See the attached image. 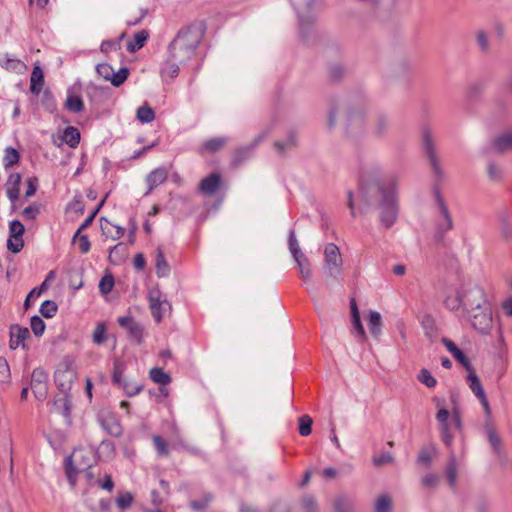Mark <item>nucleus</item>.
I'll return each mask as SVG.
<instances>
[{
  "label": "nucleus",
  "instance_id": "obj_61",
  "mask_svg": "<svg viewBox=\"0 0 512 512\" xmlns=\"http://www.w3.org/2000/svg\"><path fill=\"white\" fill-rule=\"evenodd\" d=\"M454 357L457 359V361H459L465 367V369L467 371H470L473 369L471 363L469 362V360L467 359V357L461 350Z\"/></svg>",
  "mask_w": 512,
  "mask_h": 512
},
{
  "label": "nucleus",
  "instance_id": "obj_45",
  "mask_svg": "<svg viewBox=\"0 0 512 512\" xmlns=\"http://www.w3.org/2000/svg\"><path fill=\"white\" fill-rule=\"evenodd\" d=\"M288 244L293 258L300 257L303 254L293 231L289 234Z\"/></svg>",
  "mask_w": 512,
  "mask_h": 512
},
{
  "label": "nucleus",
  "instance_id": "obj_49",
  "mask_svg": "<svg viewBox=\"0 0 512 512\" xmlns=\"http://www.w3.org/2000/svg\"><path fill=\"white\" fill-rule=\"evenodd\" d=\"M112 380L113 383L117 386L121 385V383L125 380L124 368L120 363H115Z\"/></svg>",
  "mask_w": 512,
  "mask_h": 512
},
{
  "label": "nucleus",
  "instance_id": "obj_52",
  "mask_svg": "<svg viewBox=\"0 0 512 512\" xmlns=\"http://www.w3.org/2000/svg\"><path fill=\"white\" fill-rule=\"evenodd\" d=\"M488 175H489V178L493 181H499L501 178H502V170L500 167H498L496 164L494 163H490L488 165Z\"/></svg>",
  "mask_w": 512,
  "mask_h": 512
},
{
  "label": "nucleus",
  "instance_id": "obj_37",
  "mask_svg": "<svg viewBox=\"0 0 512 512\" xmlns=\"http://www.w3.org/2000/svg\"><path fill=\"white\" fill-rule=\"evenodd\" d=\"M298 423H299V433H300V435L308 436V435L311 434L313 420H312V418L310 416L302 415L298 419Z\"/></svg>",
  "mask_w": 512,
  "mask_h": 512
},
{
  "label": "nucleus",
  "instance_id": "obj_26",
  "mask_svg": "<svg viewBox=\"0 0 512 512\" xmlns=\"http://www.w3.org/2000/svg\"><path fill=\"white\" fill-rule=\"evenodd\" d=\"M150 379L159 385L166 386L171 382V377L162 368L154 367L149 371Z\"/></svg>",
  "mask_w": 512,
  "mask_h": 512
},
{
  "label": "nucleus",
  "instance_id": "obj_35",
  "mask_svg": "<svg viewBox=\"0 0 512 512\" xmlns=\"http://www.w3.org/2000/svg\"><path fill=\"white\" fill-rule=\"evenodd\" d=\"M73 242L78 245L81 253L86 254L89 252L91 244L87 235L81 234L79 233V231H76L73 236Z\"/></svg>",
  "mask_w": 512,
  "mask_h": 512
},
{
  "label": "nucleus",
  "instance_id": "obj_39",
  "mask_svg": "<svg viewBox=\"0 0 512 512\" xmlns=\"http://www.w3.org/2000/svg\"><path fill=\"white\" fill-rule=\"evenodd\" d=\"M225 142V138H212L203 144L202 149L213 153L222 148Z\"/></svg>",
  "mask_w": 512,
  "mask_h": 512
},
{
  "label": "nucleus",
  "instance_id": "obj_42",
  "mask_svg": "<svg viewBox=\"0 0 512 512\" xmlns=\"http://www.w3.org/2000/svg\"><path fill=\"white\" fill-rule=\"evenodd\" d=\"M30 327L35 336H41L45 330V323L41 317L35 315L30 319Z\"/></svg>",
  "mask_w": 512,
  "mask_h": 512
},
{
  "label": "nucleus",
  "instance_id": "obj_56",
  "mask_svg": "<svg viewBox=\"0 0 512 512\" xmlns=\"http://www.w3.org/2000/svg\"><path fill=\"white\" fill-rule=\"evenodd\" d=\"M394 460L391 453H385L383 455L374 457L373 462L376 466L380 467L388 463H392Z\"/></svg>",
  "mask_w": 512,
  "mask_h": 512
},
{
  "label": "nucleus",
  "instance_id": "obj_1",
  "mask_svg": "<svg viewBox=\"0 0 512 512\" xmlns=\"http://www.w3.org/2000/svg\"><path fill=\"white\" fill-rule=\"evenodd\" d=\"M361 189L365 202L378 210L381 223L386 227H391L397 219V203L392 187L384 188L379 179H373L367 176Z\"/></svg>",
  "mask_w": 512,
  "mask_h": 512
},
{
  "label": "nucleus",
  "instance_id": "obj_32",
  "mask_svg": "<svg viewBox=\"0 0 512 512\" xmlns=\"http://www.w3.org/2000/svg\"><path fill=\"white\" fill-rule=\"evenodd\" d=\"M136 116L141 123H151L155 119L153 109L147 104H144L137 109Z\"/></svg>",
  "mask_w": 512,
  "mask_h": 512
},
{
  "label": "nucleus",
  "instance_id": "obj_28",
  "mask_svg": "<svg viewBox=\"0 0 512 512\" xmlns=\"http://www.w3.org/2000/svg\"><path fill=\"white\" fill-rule=\"evenodd\" d=\"M179 62L174 60L171 56L166 60L161 68V75L164 77L174 78L179 72Z\"/></svg>",
  "mask_w": 512,
  "mask_h": 512
},
{
  "label": "nucleus",
  "instance_id": "obj_2",
  "mask_svg": "<svg viewBox=\"0 0 512 512\" xmlns=\"http://www.w3.org/2000/svg\"><path fill=\"white\" fill-rule=\"evenodd\" d=\"M445 304L452 311L463 307L472 312L489 306V300L480 284L470 278H462L452 287L451 294L446 295Z\"/></svg>",
  "mask_w": 512,
  "mask_h": 512
},
{
  "label": "nucleus",
  "instance_id": "obj_19",
  "mask_svg": "<svg viewBox=\"0 0 512 512\" xmlns=\"http://www.w3.org/2000/svg\"><path fill=\"white\" fill-rule=\"evenodd\" d=\"M63 366L64 368L59 367L55 372V379L63 389H66L69 388L74 377V370L71 367V363L68 361L63 363Z\"/></svg>",
  "mask_w": 512,
  "mask_h": 512
},
{
  "label": "nucleus",
  "instance_id": "obj_33",
  "mask_svg": "<svg viewBox=\"0 0 512 512\" xmlns=\"http://www.w3.org/2000/svg\"><path fill=\"white\" fill-rule=\"evenodd\" d=\"M417 380L428 388H435L437 385L436 378L427 368H422L417 375Z\"/></svg>",
  "mask_w": 512,
  "mask_h": 512
},
{
  "label": "nucleus",
  "instance_id": "obj_12",
  "mask_svg": "<svg viewBox=\"0 0 512 512\" xmlns=\"http://www.w3.org/2000/svg\"><path fill=\"white\" fill-rule=\"evenodd\" d=\"M435 200L437 208L442 216V221L438 223V231L445 233L453 228V220L448 207L439 191L435 193Z\"/></svg>",
  "mask_w": 512,
  "mask_h": 512
},
{
  "label": "nucleus",
  "instance_id": "obj_38",
  "mask_svg": "<svg viewBox=\"0 0 512 512\" xmlns=\"http://www.w3.org/2000/svg\"><path fill=\"white\" fill-rule=\"evenodd\" d=\"M119 387L122 388L128 396H135L138 393H140L143 389L142 385L132 382V381H129L127 379H125L121 383V385H119Z\"/></svg>",
  "mask_w": 512,
  "mask_h": 512
},
{
  "label": "nucleus",
  "instance_id": "obj_53",
  "mask_svg": "<svg viewBox=\"0 0 512 512\" xmlns=\"http://www.w3.org/2000/svg\"><path fill=\"white\" fill-rule=\"evenodd\" d=\"M132 502L133 496L130 493H123L116 500L118 507L122 509L128 508L132 504Z\"/></svg>",
  "mask_w": 512,
  "mask_h": 512
},
{
  "label": "nucleus",
  "instance_id": "obj_64",
  "mask_svg": "<svg viewBox=\"0 0 512 512\" xmlns=\"http://www.w3.org/2000/svg\"><path fill=\"white\" fill-rule=\"evenodd\" d=\"M443 344L445 345V347L447 348V350L453 355L455 356L459 351L460 349L455 345L454 342H452L451 340L447 339V338H444L442 340Z\"/></svg>",
  "mask_w": 512,
  "mask_h": 512
},
{
  "label": "nucleus",
  "instance_id": "obj_55",
  "mask_svg": "<svg viewBox=\"0 0 512 512\" xmlns=\"http://www.w3.org/2000/svg\"><path fill=\"white\" fill-rule=\"evenodd\" d=\"M146 15V12L144 10L139 11V15H133L132 11L128 12L127 14V24L130 26L137 25Z\"/></svg>",
  "mask_w": 512,
  "mask_h": 512
},
{
  "label": "nucleus",
  "instance_id": "obj_36",
  "mask_svg": "<svg viewBox=\"0 0 512 512\" xmlns=\"http://www.w3.org/2000/svg\"><path fill=\"white\" fill-rule=\"evenodd\" d=\"M457 469H458L457 461H456L455 457L452 456L449 461V465H448V468L446 471L447 479H448L449 485L451 486L452 489H454L456 487Z\"/></svg>",
  "mask_w": 512,
  "mask_h": 512
},
{
  "label": "nucleus",
  "instance_id": "obj_6",
  "mask_svg": "<svg viewBox=\"0 0 512 512\" xmlns=\"http://www.w3.org/2000/svg\"><path fill=\"white\" fill-rule=\"evenodd\" d=\"M476 310L478 312L471 314L470 316L472 327L479 333H489L493 326V317L490 305Z\"/></svg>",
  "mask_w": 512,
  "mask_h": 512
},
{
  "label": "nucleus",
  "instance_id": "obj_34",
  "mask_svg": "<svg viewBox=\"0 0 512 512\" xmlns=\"http://www.w3.org/2000/svg\"><path fill=\"white\" fill-rule=\"evenodd\" d=\"M487 437L496 453L501 452V439L492 425L486 427Z\"/></svg>",
  "mask_w": 512,
  "mask_h": 512
},
{
  "label": "nucleus",
  "instance_id": "obj_50",
  "mask_svg": "<svg viewBox=\"0 0 512 512\" xmlns=\"http://www.w3.org/2000/svg\"><path fill=\"white\" fill-rule=\"evenodd\" d=\"M24 230H25L24 225L20 221L13 220L12 222H10L9 235L22 237Z\"/></svg>",
  "mask_w": 512,
  "mask_h": 512
},
{
  "label": "nucleus",
  "instance_id": "obj_18",
  "mask_svg": "<svg viewBox=\"0 0 512 512\" xmlns=\"http://www.w3.org/2000/svg\"><path fill=\"white\" fill-rule=\"evenodd\" d=\"M100 228L107 238L112 240H118L124 236L125 229L121 226H118L107 219H100Z\"/></svg>",
  "mask_w": 512,
  "mask_h": 512
},
{
  "label": "nucleus",
  "instance_id": "obj_27",
  "mask_svg": "<svg viewBox=\"0 0 512 512\" xmlns=\"http://www.w3.org/2000/svg\"><path fill=\"white\" fill-rule=\"evenodd\" d=\"M64 106L73 113H79L84 109V103L80 96L76 94H68Z\"/></svg>",
  "mask_w": 512,
  "mask_h": 512
},
{
  "label": "nucleus",
  "instance_id": "obj_47",
  "mask_svg": "<svg viewBox=\"0 0 512 512\" xmlns=\"http://www.w3.org/2000/svg\"><path fill=\"white\" fill-rule=\"evenodd\" d=\"M152 441L160 456H167L169 454L167 443L159 435H154Z\"/></svg>",
  "mask_w": 512,
  "mask_h": 512
},
{
  "label": "nucleus",
  "instance_id": "obj_59",
  "mask_svg": "<svg viewBox=\"0 0 512 512\" xmlns=\"http://www.w3.org/2000/svg\"><path fill=\"white\" fill-rule=\"evenodd\" d=\"M37 190V178H29L27 180V189L25 192L26 197H32Z\"/></svg>",
  "mask_w": 512,
  "mask_h": 512
},
{
  "label": "nucleus",
  "instance_id": "obj_23",
  "mask_svg": "<svg viewBox=\"0 0 512 512\" xmlns=\"http://www.w3.org/2000/svg\"><path fill=\"white\" fill-rule=\"evenodd\" d=\"M80 132L76 127L69 126L61 135L62 142H65L69 147L75 148L80 143Z\"/></svg>",
  "mask_w": 512,
  "mask_h": 512
},
{
  "label": "nucleus",
  "instance_id": "obj_14",
  "mask_svg": "<svg viewBox=\"0 0 512 512\" xmlns=\"http://www.w3.org/2000/svg\"><path fill=\"white\" fill-rule=\"evenodd\" d=\"M222 185V178L218 173H212L203 178L199 183V190L202 194L212 196Z\"/></svg>",
  "mask_w": 512,
  "mask_h": 512
},
{
  "label": "nucleus",
  "instance_id": "obj_21",
  "mask_svg": "<svg viewBox=\"0 0 512 512\" xmlns=\"http://www.w3.org/2000/svg\"><path fill=\"white\" fill-rule=\"evenodd\" d=\"M44 85L43 70L39 65H35L30 76V90L32 93L39 94Z\"/></svg>",
  "mask_w": 512,
  "mask_h": 512
},
{
  "label": "nucleus",
  "instance_id": "obj_58",
  "mask_svg": "<svg viewBox=\"0 0 512 512\" xmlns=\"http://www.w3.org/2000/svg\"><path fill=\"white\" fill-rule=\"evenodd\" d=\"M439 477L436 474H428L422 478L424 486L433 488L438 484Z\"/></svg>",
  "mask_w": 512,
  "mask_h": 512
},
{
  "label": "nucleus",
  "instance_id": "obj_5",
  "mask_svg": "<svg viewBox=\"0 0 512 512\" xmlns=\"http://www.w3.org/2000/svg\"><path fill=\"white\" fill-rule=\"evenodd\" d=\"M96 71L99 76L103 79L110 81L113 86L122 85L129 74V70L126 67H122L117 71H114L113 67L108 63H100L96 66Z\"/></svg>",
  "mask_w": 512,
  "mask_h": 512
},
{
  "label": "nucleus",
  "instance_id": "obj_22",
  "mask_svg": "<svg viewBox=\"0 0 512 512\" xmlns=\"http://www.w3.org/2000/svg\"><path fill=\"white\" fill-rule=\"evenodd\" d=\"M149 33L146 30H140L133 35V39L127 43V50L135 53L140 50L146 43Z\"/></svg>",
  "mask_w": 512,
  "mask_h": 512
},
{
  "label": "nucleus",
  "instance_id": "obj_16",
  "mask_svg": "<svg viewBox=\"0 0 512 512\" xmlns=\"http://www.w3.org/2000/svg\"><path fill=\"white\" fill-rule=\"evenodd\" d=\"M22 183V177L19 173L9 174L6 183V194L11 202H15L20 195V186Z\"/></svg>",
  "mask_w": 512,
  "mask_h": 512
},
{
  "label": "nucleus",
  "instance_id": "obj_10",
  "mask_svg": "<svg viewBox=\"0 0 512 512\" xmlns=\"http://www.w3.org/2000/svg\"><path fill=\"white\" fill-rule=\"evenodd\" d=\"M119 325L126 329L129 337L140 344L143 341V327L138 322L134 321V319L130 315L121 316L118 318Z\"/></svg>",
  "mask_w": 512,
  "mask_h": 512
},
{
  "label": "nucleus",
  "instance_id": "obj_13",
  "mask_svg": "<svg viewBox=\"0 0 512 512\" xmlns=\"http://www.w3.org/2000/svg\"><path fill=\"white\" fill-rule=\"evenodd\" d=\"M31 387L38 398L45 397L47 392V373L43 368H35L31 376Z\"/></svg>",
  "mask_w": 512,
  "mask_h": 512
},
{
  "label": "nucleus",
  "instance_id": "obj_31",
  "mask_svg": "<svg viewBox=\"0 0 512 512\" xmlns=\"http://www.w3.org/2000/svg\"><path fill=\"white\" fill-rule=\"evenodd\" d=\"M20 160L19 152L13 147L4 150L3 165L6 169L16 165Z\"/></svg>",
  "mask_w": 512,
  "mask_h": 512
},
{
  "label": "nucleus",
  "instance_id": "obj_8",
  "mask_svg": "<svg viewBox=\"0 0 512 512\" xmlns=\"http://www.w3.org/2000/svg\"><path fill=\"white\" fill-rule=\"evenodd\" d=\"M324 257L326 263L325 274L332 276L333 272H338L342 265V257L339 248L333 243L327 244L324 249Z\"/></svg>",
  "mask_w": 512,
  "mask_h": 512
},
{
  "label": "nucleus",
  "instance_id": "obj_48",
  "mask_svg": "<svg viewBox=\"0 0 512 512\" xmlns=\"http://www.w3.org/2000/svg\"><path fill=\"white\" fill-rule=\"evenodd\" d=\"M114 286V279L112 275H105L99 282V289L102 293H109Z\"/></svg>",
  "mask_w": 512,
  "mask_h": 512
},
{
  "label": "nucleus",
  "instance_id": "obj_9",
  "mask_svg": "<svg viewBox=\"0 0 512 512\" xmlns=\"http://www.w3.org/2000/svg\"><path fill=\"white\" fill-rule=\"evenodd\" d=\"M148 301L154 319L156 322H160L163 318V312L166 310V308L170 309L169 303L162 299V295L158 289H152L149 291Z\"/></svg>",
  "mask_w": 512,
  "mask_h": 512
},
{
  "label": "nucleus",
  "instance_id": "obj_63",
  "mask_svg": "<svg viewBox=\"0 0 512 512\" xmlns=\"http://www.w3.org/2000/svg\"><path fill=\"white\" fill-rule=\"evenodd\" d=\"M117 48H118L117 43L114 41H110V40L103 41L100 46L101 51L104 53H108Z\"/></svg>",
  "mask_w": 512,
  "mask_h": 512
},
{
  "label": "nucleus",
  "instance_id": "obj_7",
  "mask_svg": "<svg viewBox=\"0 0 512 512\" xmlns=\"http://www.w3.org/2000/svg\"><path fill=\"white\" fill-rule=\"evenodd\" d=\"M467 380H468L470 389L473 391L475 396L479 399V401L484 409V413H485L486 417L490 419L491 415H492L491 407L488 402L484 388L481 384V381H480L479 377L476 375L474 369L468 371Z\"/></svg>",
  "mask_w": 512,
  "mask_h": 512
},
{
  "label": "nucleus",
  "instance_id": "obj_62",
  "mask_svg": "<svg viewBox=\"0 0 512 512\" xmlns=\"http://www.w3.org/2000/svg\"><path fill=\"white\" fill-rule=\"evenodd\" d=\"M303 506H304L305 512H316L317 504H316L315 499L312 497L304 499Z\"/></svg>",
  "mask_w": 512,
  "mask_h": 512
},
{
  "label": "nucleus",
  "instance_id": "obj_30",
  "mask_svg": "<svg viewBox=\"0 0 512 512\" xmlns=\"http://www.w3.org/2000/svg\"><path fill=\"white\" fill-rule=\"evenodd\" d=\"M294 259L299 267L301 276L305 280H311L312 279V271H311V264H310V261L308 260V258L304 254H302V255H300V257H296Z\"/></svg>",
  "mask_w": 512,
  "mask_h": 512
},
{
  "label": "nucleus",
  "instance_id": "obj_40",
  "mask_svg": "<svg viewBox=\"0 0 512 512\" xmlns=\"http://www.w3.org/2000/svg\"><path fill=\"white\" fill-rule=\"evenodd\" d=\"M24 246V241L21 236H11L7 240V248L12 253H18Z\"/></svg>",
  "mask_w": 512,
  "mask_h": 512
},
{
  "label": "nucleus",
  "instance_id": "obj_46",
  "mask_svg": "<svg viewBox=\"0 0 512 512\" xmlns=\"http://www.w3.org/2000/svg\"><path fill=\"white\" fill-rule=\"evenodd\" d=\"M92 339L95 344H101L106 339V326L103 323H100L96 326L93 334Z\"/></svg>",
  "mask_w": 512,
  "mask_h": 512
},
{
  "label": "nucleus",
  "instance_id": "obj_15",
  "mask_svg": "<svg viewBox=\"0 0 512 512\" xmlns=\"http://www.w3.org/2000/svg\"><path fill=\"white\" fill-rule=\"evenodd\" d=\"M29 336V330L26 327L13 325L10 329V348L16 350L25 346V341Z\"/></svg>",
  "mask_w": 512,
  "mask_h": 512
},
{
  "label": "nucleus",
  "instance_id": "obj_11",
  "mask_svg": "<svg viewBox=\"0 0 512 512\" xmlns=\"http://www.w3.org/2000/svg\"><path fill=\"white\" fill-rule=\"evenodd\" d=\"M99 423L108 434L114 437L120 436L123 432L119 420L113 413L109 411H103L99 415Z\"/></svg>",
  "mask_w": 512,
  "mask_h": 512
},
{
  "label": "nucleus",
  "instance_id": "obj_24",
  "mask_svg": "<svg viewBox=\"0 0 512 512\" xmlns=\"http://www.w3.org/2000/svg\"><path fill=\"white\" fill-rule=\"evenodd\" d=\"M425 150H426L427 157L429 158V161L432 165L434 173L437 176L442 177L443 172H442V169H441L440 164L436 157V150H435L434 146L432 145L430 139L426 140Z\"/></svg>",
  "mask_w": 512,
  "mask_h": 512
},
{
  "label": "nucleus",
  "instance_id": "obj_17",
  "mask_svg": "<svg viewBox=\"0 0 512 512\" xmlns=\"http://www.w3.org/2000/svg\"><path fill=\"white\" fill-rule=\"evenodd\" d=\"M491 149L496 153H506L512 150V131L504 132L491 142Z\"/></svg>",
  "mask_w": 512,
  "mask_h": 512
},
{
  "label": "nucleus",
  "instance_id": "obj_54",
  "mask_svg": "<svg viewBox=\"0 0 512 512\" xmlns=\"http://www.w3.org/2000/svg\"><path fill=\"white\" fill-rule=\"evenodd\" d=\"M48 285H47V280H45L39 289L37 288H34L30 291V293L28 294V296L26 297L25 299V306L28 307L30 305V299L32 297H39L42 293L43 290L47 289Z\"/></svg>",
  "mask_w": 512,
  "mask_h": 512
},
{
  "label": "nucleus",
  "instance_id": "obj_41",
  "mask_svg": "<svg viewBox=\"0 0 512 512\" xmlns=\"http://www.w3.org/2000/svg\"><path fill=\"white\" fill-rule=\"evenodd\" d=\"M56 311L57 305L52 300H46L41 304L40 313L46 318L53 317Z\"/></svg>",
  "mask_w": 512,
  "mask_h": 512
},
{
  "label": "nucleus",
  "instance_id": "obj_51",
  "mask_svg": "<svg viewBox=\"0 0 512 512\" xmlns=\"http://www.w3.org/2000/svg\"><path fill=\"white\" fill-rule=\"evenodd\" d=\"M10 378V368L5 358H0V381L6 382Z\"/></svg>",
  "mask_w": 512,
  "mask_h": 512
},
{
  "label": "nucleus",
  "instance_id": "obj_3",
  "mask_svg": "<svg viewBox=\"0 0 512 512\" xmlns=\"http://www.w3.org/2000/svg\"><path fill=\"white\" fill-rule=\"evenodd\" d=\"M204 33V24H191L180 30L169 47L171 57L179 63L189 60L198 48Z\"/></svg>",
  "mask_w": 512,
  "mask_h": 512
},
{
  "label": "nucleus",
  "instance_id": "obj_4",
  "mask_svg": "<svg viewBox=\"0 0 512 512\" xmlns=\"http://www.w3.org/2000/svg\"><path fill=\"white\" fill-rule=\"evenodd\" d=\"M93 454L90 450L76 449L67 459V475L70 481L78 474L88 471L93 465Z\"/></svg>",
  "mask_w": 512,
  "mask_h": 512
},
{
  "label": "nucleus",
  "instance_id": "obj_29",
  "mask_svg": "<svg viewBox=\"0 0 512 512\" xmlns=\"http://www.w3.org/2000/svg\"><path fill=\"white\" fill-rule=\"evenodd\" d=\"M368 326L374 336H378L381 331L382 317L377 311H370L368 315Z\"/></svg>",
  "mask_w": 512,
  "mask_h": 512
},
{
  "label": "nucleus",
  "instance_id": "obj_20",
  "mask_svg": "<svg viewBox=\"0 0 512 512\" xmlns=\"http://www.w3.org/2000/svg\"><path fill=\"white\" fill-rule=\"evenodd\" d=\"M167 177L168 173L166 169L162 167H158L152 170L146 178V182L148 184L147 193L151 192L153 189L163 184L167 180Z\"/></svg>",
  "mask_w": 512,
  "mask_h": 512
},
{
  "label": "nucleus",
  "instance_id": "obj_44",
  "mask_svg": "<svg viewBox=\"0 0 512 512\" xmlns=\"http://www.w3.org/2000/svg\"><path fill=\"white\" fill-rule=\"evenodd\" d=\"M335 512H352L353 505L351 501L345 497L336 499L334 503Z\"/></svg>",
  "mask_w": 512,
  "mask_h": 512
},
{
  "label": "nucleus",
  "instance_id": "obj_57",
  "mask_svg": "<svg viewBox=\"0 0 512 512\" xmlns=\"http://www.w3.org/2000/svg\"><path fill=\"white\" fill-rule=\"evenodd\" d=\"M39 213L37 205H30L23 210V216L28 220H34Z\"/></svg>",
  "mask_w": 512,
  "mask_h": 512
},
{
  "label": "nucleus",
  "instance_id": "obj_25",
  "mask_svg": "<svg viewBox=\"0 0 512 512\" xmlns=\"http://www.w3.org/2000/svg\"><path fill=\"white\" fill-rule=\"evenodd\" d=\"M156 273L159 277H165L169 274V265L165 259L164 253L160 247L156 249Z\"/></svg>",
  "mask_w": 512,
  "mask_h": 512
},
{
  "label": "nucleus",
  "instance_id": "obj_60",
  "mask_svg": "<svg viewBox=\"0 0 512 512\" xmlns=\"http://www.w3.org/2000/svg\"><path fill=\"white\" fill-rule=\"evenodd\" d=\"M352 321H353V325L357 331L358 336L361 337L362 340L366 339V333H365L364 327L361 323L360 317H353Z\"/></svg>",
  "mask_w": 512,
  "mask_h": 512
},
{
  "label": "nucleus",
  "instance_id": "obj_43",
  "mask_svg": "<svg viewBox=\"0 0 512 512\" xmlns=\"http://www.w3.org/2000/svg\"><path fill=\"white\" fill-rule=\"evenodd\" d=\"M391 506V499L387 495H382L376 501L375 512H390Z\"/></svg>",
  "mask_w": 512,
  "mask_h": 512
}]
</instances>
